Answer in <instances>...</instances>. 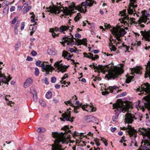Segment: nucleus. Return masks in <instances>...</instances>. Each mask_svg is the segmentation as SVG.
<instances>
[{"instance_id":"1","label":"nucleus","mask_w":150,"mask_h":150,"mask_svg":"<svg viewBox=\"0 0 150 150\" xmlns=\"http://www.w3.org/2000/svg\"><path fill=\"white\" fill-rule=\"evenodd\" d=\"M128 126L129 130L127 132L131 137L132 144H134L135 146L138 147L136 140L137 132H139V134L142 135L143 137L141 145L137 150H150V128L146 129L144 127L139 128L137 132L136 130H132L131 126L128 125Z\"/></svg>"},{"instance_id":"2","label":"nucleus","mask_w":150,"mask_h":150,"mask_svg":"<svg viewBox=\"0 0 150 150\" xmlns=\"http://www.w3.org/2000/svg\"><path fill=\"white\" fill-rule=\"evenodd\" d=\"M69 128L68 126L66 125L61 128L62 130H63L65 131L64 132H61L58 133L57 132H52V137L56 138L54 141L55 144L54 145H52V150H64V149L62 148V146L59 144L62 142V144H67V142L65 140L64 137V135L65 134H67L70 133L72 134L73 137L75 135H77L76 132L75 131L74 133H72L71 130H69Z\"/></svg>"},{"instance_id":"3","label":"nucleus","mask_w":150,"mask_h":150,"mask_svg":"<svg viewBox=\"0 0 150 150\" xmlns=\"http://www.w3.org/2000/svg\"><path fill=\"white\" fill-rule=\"evenodd\" d=\"M112 65V64L110 65V64H109L108 65H105L108 69V74L105 76L108 80L111 79H115V78L118 77L119 76L122 74L124 72L123 70L121 69L113 68Z\"/></svg>"},{"instance_id":"4","label":"nucleus","mask_w":150,"mask_h":150,"mask_svg":"<svg viewBox=\"0 0 150 150\" xmlns=\"http://www.w3.org/2000/svg\"><path fill=\"white\" fill-rule=\"evenodd\" d=\"M113 107L114 109H116L114 111L115 112V115L112 117V120L114 122L116 121V119H117L118 117L121 112H124L126 111L127 109L124 105L121 103H117L113 104Z\"/></svg>"},{"instance_id":"5","label":"nucleus","mask_w":150,"mask_h":150,"mask_svg":"<svg viewBox=\"0 0 150 150\" xmlns=\"http://www.w3.org/2000/svg\"><path fill=\"white\" fill-rule=\"evenodd\" d=\"M94 3L96 4V2L93 0H86V1L82 2L81 4V6H84L85 9L82 8V6H79L78 11L81 13H85L87 11L86 9L87 7L88 6L91 7L93 5Z\"/></svg>"},{"instance_id":"6","label":"nucleus","mask_w":150,"mask_h":150,"mask_svg":"<svg viewBox=\"0 0 150 150\" xmlns=\"http://www.w3.org/2000/svg\"><path fill=\"white\" fill-rule=\"evenodd\" d=\"M87 105H82L81 104L80 105H78L76 106H73L72 107L73 109H71V110H72L73 111H74V112L76 113H78L79 112V111H78L77 110L79 109L81 107L82 108L83 110L90 112H95L96 110V108L94 107L91 103V105L89 106V107L91 108L90 110H88L86 109H85V108H87Z\"/></svg>"},{"instance_id":"7","label":"nucleus","mask_w":150,"mask_h":150,"mask_svg":"<svg viewBox=\"0 0 150 150\" xmlns=\"http://www.w3.org/2000/svg\"><path fill=\"white\" fill-rule=\"evenodd\" d=\"M126 10H124L120 12L119 15H120L122 16V18L123 21L126 20L125 22L127 23V21L128 22H129V21H130V23L131 24L132 23L137 24V22L134 21L135 19V18H129L128 15L126 13Z\"/></svg>"},{"instance_id":"8","label":"nucleus","mask_w":150,"mask_h":150,"mask_svg":"<svg viewBox=\"0 0 150 150\" xmlns=\"http://www.w3.org/2000/svg\"><path fill=\"white\" fill-rule=\"evenodd\" d=\"M69 34L71 37L65 36L62 38L63 40H64V41L62 42L63 43H67V45L72 46V45L75 44V42L74 41V39L76 41V39L74 38L73 36L71 35V33H70Z\"/></svg>"},{"instance_id":"9","label":"nucleus","mask_w":150,"mask_h":150,"mask_svg":"<svg viewBox=\"0 0 150 150\" xmlns=\"http://www.w3.org/2000/svg\"><path fill=\"white\" fill-rule=\"evenodd\" d=\"M2 68V67H0V70ZM11 79L10 75H9L8 78H7L6 76L4 74H3L1 71H0V86L2 85L3 83L8 85L9 82Z\"/></svg>"},{"instance_id":"10","label":"nucleus","mask_w":150,"mask_h":150,"mask_svg":"<svg viewBox=\"0 0 150 150\" xmlns=\"http://www.w3.org/2000/svg\"><path fill=\"white\" fill-rule=\"evenodd\" d=\"M57 4H59L60 6H61V3H58V2L56 3ZM61 8H64L62 6L61 7L60 6H55L53 5V7L50 6L49 8L46 7V8L47 9H50V10L47 11L48 12H50L52 14L54 13L55 14H59L60 13V10Z\"/></svg>"},{"instance_id":"11","label":"nucleus","mask_w":150,"mask_h":150,"mask_svg":"<svg viewBox=\"0 0 150 150\" xmlns=\"http://www.w3.org/2000/svg\"><path fill=\"white\" fill-rule=\"evenodd\" d=\"M118 88L117 86H109L107 88H105L104 90H105V91H102V94L103 95H105L106 94H108L109 93V92L115 93L116 92H118V90L117 89Z\"/></svg>"},{"instance_id":"12","label":"nucleus","mask_w":150,"mask_h":150,"mask_svg":"<svg viewBox=\"0 0 150 150\" xmlns=\"http://www.w3.org/2000/svg\"><path fill=\"white\" fill-rule=\"evenodd\" d=\"M74 26H72V27H70L71 29L69 28L70 27L67 25H63L61 26L59 28L57 27H55L54 28H53L54 31L57 32L59 31L60 32L63 33L64 34V31H67L68 30H69V32H71L72 30L73 29Z\"/></svg>"},{"instance_id":"13","label":"nucleus","mask_w":150,"mask_h":150,"mask_svg":"<svg viewBox=\"0 0 150 150\" xmlns=\"http://www.w3.org/2000/svg\"><path fill=\"white\" fill-rule=\"evenodd\" d=\"M137 90L140 92L143 91L149 93L150 92V84L148 83L141 84V86L137 88Z\"/></svg>"},{"instance_id":"14","label":"nucleus","mask_w":150,"mask_h":150,"mask_svg":"<svg viewBox=\"0 0 150 150\" xmlns=\"http://www.w3.org/2000/svg\"><path fill=\"white\" fill-rule=\"evenodd\" d=\"M69 110H71V108H70L69 109H67V112L65 111L64 113L62 114V116L64 117V118L65 119L66 121L72 122L73 121V120L74 119V117H73L71 118V111H69Z\"/></svg>"},{"instance_id":"15","label":"nucleus","mask_w":150,"mask_h":150,"mask_svg":"<svg viewBox=\"0 0 150 150\" xmlns=\"http://www.w3.org/2000/svg\"><path fill=\"white\" fill-rule=\"evenodd\" d=\"M42 71L43 72L45 71V76H47L48 74H50V72H51V74H52V71L54 70V68L50 65L48 64L46 65V66L41 67Z\"/></svg>"},{"instance_id":"16","label":"nucleus","mask_w":150,"mask_h":150,"mask_svg":"<svg viewBox=\"0 0 150 150\" xmlns=\"http://www.w3.org/2000/svg\"><path fill=\"white\" fill-rule=\"evenodd\" d=\"M54 66L57 67V69L58 71V72L61 71L62 73L65 72L68 67L67 66L62 65V64H60V62H59L55 63Z\"/></svg>"},{"instance_id":"17","label":"nucleus","mask_w":150,"mask_h":150,"mask_svg":"<svg viewBox=\"0 0 150 150\" xmlns=\"http://www.w3.org/2000/svg\"><path fill=\"white\" fill-rule=\"evenodd\" d=\"M125 116V120L128 124L132 123L134 121V119H136L133 114L129 112H127Z\"/></svg>"},{"instance_id":"18","label":"nucleus","mask_w":150,"mask_h":150,"mask_svg":"<svg viewBox=\"0 0 150 150\" xmlns=\"http://www.w3.org/2000/svg\"><path fill=\"white\" fill-rule=\"evenodd\" d=\"M74 10H77L76 6L74 5H70L69 6V9L65 11V13L67 15H72L76 13Z\"/></svg>"},{"instance_id":"19","label":"nucleus","mask_w":150,"mask_h":150,"mask_svg":"<svg viewBox=\"0 0 150 150\" xmlns=\"http://www.w3.org/2000/svg\"><path fill=\"white\" fill-rule=\"evenodd\" d=\"M149 19V18L144 17H140L139 20H138V23L142 27H144L145 25L143 24H142V23H146V24H148L149 23H150L149 21L148 22V20Z\"/></svg>"},{"instance_id":"20","label":"nucleus","mask_w":150,"mask_h":150,"mask_svg":"<svg viewBox=\"0 0 150 150\" xmlns=\"http://www.w3.org/2000/svg\"><path fill=\"white\" fill-rule=\"evenodd\" d=\"M126 31L123 28H121L119 30L115 29L112 32L113 34H117L119 36H123L126 33Z\"/></svg>"},{"instance_id":"21","label":"nucleus","mask_w":150,"mask_h":150,"mask_svg":"<svg viewBox=\"0 0 150 150\" xmlns=\"http://www.w3.org/2000/svg\"><path fill=\"white\" fill-rule=\"evenodd\" d=\"M142 35L143 36L146 41L150 42V30L148 31H141Z\"/></svg>"},{"instance_id":"22","label":"nucleus","mask_w":150,"mask_h":150,"mask_svg":"<svg viewBox=\"0 0 150 150\" xmlns=\"http://www.w3.org/2000/svg\"><path fill=\"white\" fill-rule=\"evenodd\" d=\"M33 83V80L31 78H29L27 79L24 82V87L25 88L29 87L30 85L32 84Z\"/></svg>"},{"instance_id":"23","label":"nucleus","mask_w":150,"mask_h":150,"mask_svg":"<svg viewBox=\"0 0 150 150\" xmlns=\"http://www.w3.org/2000/svg\"><path fill=\"white\" fill-rule=\"evenodd\" d=\"M141 68L138 67L132 69L131 70L132 72V74L134 75V73H135L137 74H141L142 73L141 71Z\"/></svg>"},{"instance_id":"24","label":"nucleus","mask_w":150,"mask_h":150,"mask_svg":"<svg viewBox=\"0 0 150 150\" xmlns=\"http://www.w3.org/2000/svg\"><path fill=\"white\" fill-rule=\"evenodd\" d=\"M96 118L92 116H88L86 117L85 120L87 122H92V120Z\"/></svg>"},{"instance_id":"25","label":"nucleus","mask_w":150,"mask_h":150,"mask_svg":"<svg viewBox=\"0 0 150 150\" xmlns=\"http://www.w3.org/2000/svg\"><path fill=\"white\" fill-rule=\"evenodd\" d=\"M143 99L144 101L143 103L145 105H148L150 102V99L147 96H145L144 97Z\"/></svg>"},{"instance_id":"26","label":"nucleus","mask_w":150,"mask_h":150,"mask_svg":"<svg viewBox=\"0 0 150 150\" xmlns=\"http://www.w3.org/2000/svg\"><path fill=\"white\" fill-rule=\"evenodd\" d=\"M93 66V68H94L95 69H96L97 70H101L102 69L103 67L102 65H98V67L95 66L94 64L93 65H90V67H92Z\"/></svg>"},{"instance_id":"27","label":"nucleus","mask_w":150,"mask_h":150,"mask_svg":"<svg viewBox=\"0 0 150 150\" xmlns=\"http://www.w3.org/2000/svg\"><path fill=\"white\" fill-rule=\"evenodd\" d=\"M122 46H118V47L119 49L122 48H122L123 49L126 50L127 51L129 50V47L127 46L126 45H124V43H123L122 44Z\"/></svg>"},{"instance_id":"28","label":"nucleus","mask_w":150,"mask_h":150,"mask_svg":"<svg viewBox=\"0 0 150 150\" xmlns=\"http://www.w3.org/2000/svg\"><path fill=\"white\" fill-rule=\"evenodd\" d=\"M134 76H129L127 77L126 80V82L127 83H130L131 80L133 78Z\"/></svg>"},{"instance_id":"29","label":"nucleus","mask_w":150,"mask_h":150,"mask_svg":"<svg viewBox=\"0 0 150 150\" xmlns=\"http://www.w3.org/2000/svg\"><path fill=\"white\" fill-rule=\"evenodd\" d=\"M87 40L86 38H85L81 40H80L79 43V45L81 44H83L85 45V44H87Z\"/></svg>"},{"instance_id":"30","label":"nucleus","mask_w":150,"mask_h":150,"mask_svg":"<svg viewBox=\"0 0 150 150\" xmlns=\"http://www.w3.org/2000/svg\"><path fill=\"white\" fill-rule=\"evenodd\" d=\"M34 93H33L32 94L34 101L35 102H36L37 101V93L34 90Z\"/></svg>"},{"instance_id":"31","label":"nucleus","mask_w":150,"mask_h":150,"mask_svg":"<svg viewBox=\"0 0 150 150\" xmlns=\"http://www.w3.org/2000/svg\"><path fill=\"white\" fill-rule=\"evenodd\" d=\"M88 54H89V55H88L86 52H84L83 53V54L84 56V57H86L88 58L91 59V56H92L93 54L91 53H89Z\"/></svg>"},{"instance_id":"32","label":"nucleus","mask_w":150,"mask_h":150,"mask_svg":"<svg viewBox=\"0 0 150 150\" xmlns=\"http://www.w3.org/2000/svg\"><path fill=\"white\" fill-rule=\"evenodd\" d=\"M50 32L52 33V35L53 38H54L56 36H58L59 35V34H56L54 32L53 29L52 28L50 29Z\"/></svg>"},{"instance_id":"33","label":"nucleus","mask_w":150,"mask_h":150,"mask_svg":"<svg viewBox=\"0 0 150 150\" xmlns=\"http://www.w3.org/2000/svg\"><path fill=\"white\" fill-rule=\"evenodd\" d=\"M52 96V93L51 91H48L45 95L47 99L50 98Z\"/></svg>"},{"instance_id":"34","label":"nucleus","mask_w":150,"mask_h":150,"mask_svg":"<svg viewBox=\"0 0 150 150\" xmlns=\"http://www.w3.org/2000/svg\"><path fill=\"white\" fill-rule=\"evenodd\" d=\"M69 54V53L68 52L64 50L62 52V56L64 58H66V57H67Z\"/></svg>"},{"instance_id":"35","label":"nucleus","mask_w":150,"mask_h":150,"mask_svg":"<svg viewBox=\"0 0 150 150\" xmlns=\"http://www.w3.org/2000/svg\"><path fill=\"white\" fill-rule=\"evenodd\" d=\"M142 13L145 16H143V17H146L147 18V17H150V14L149 13H147L146 11V10H144V11H142Z\"/></svg>"},{"instance_id":"36","label":"nucleus","mask_w":150,"mask_h":150,"mask_svg":"<svg viewBox=\"0 0 150 150\" xmlns=\"http://www.w3.org/2000/svg\"><path fill=\"white\" fill-rule=\"evenodd\" d=\"M45 129L43 127L38 128L37 129V132L39 133L43 132L45 131Z\"/></svg>"},{"instance_id":"37","label":"nucleus","mask_w":150,"mask_h":150,"mask_svg":"<svg viewBox=\"0 0 150 150\" xmlns=\"http://www.w3.org/2000/svg\"><path fill=\"white\" fill-rule=\"evenodd\" d=\"M32 7L30 6H29L23 10V13L24 14L26 13L29 10H30Z\"/></svg>"},{"instance_id":"38","label":"nucleus","mask_w":150,"mask_h":150,"mask_svg":"<svg viewBox=\"0 0 150 150\" xmlns=\"http://www.w3.org/2000/svg\"><path fill=\"white\" fill-rule=\"evenodd\" d=\"M48 54L50 55H54L55 54V52L51 49H48L47 50Z\"/></svg>"},{"instance_id":"39","label":"nucleus","mask_w":150,"mask_h":150,"mask_svg":"<svg viewBox=\"0 0 150 150\" xmlns=\"http://www.w3.org/2000/svg\"><path fill=\"white\" fill-rule=\"evenodd\" d=\"M35 75L36 76H38L39 75V69L37 67H36L35 68Z\"/></svg>"},{"instance_id":"40","label":"nucleus","mask_w":150,"mask_h":150,"mask_svg":"<svg viewBox=\"0 0 150 150\" xmlns=\"http://www.w3.org/2000/svg\"><path fill=\"white\" fill-rule=\"evenodd\" d=\"M21 43L19 42H17L16 44L15 47V50H17L20 45Z\"/></svg>"},{"instance_id":"41","label":"nucleus","mask_w":150,"mask_h":150,"mask_svg":"<svg viewBox=\"0 0 150 150\" xmlns=\"http://www.w3.org/2000/svg\"><path fill=\"white\" fill-rule=\"evenodd\" d=\"M81 16V13H78L77 14V16L74 18V20L75 21H76L78 20H79L80 18L79 16Z\"/></svg>"},{"instance_id":"42","label":"nucleus","mask_w":150,"mask_h":150,"mask_svg":"<svg viewBox=\"0 0 150 150\" xmlns=\"http://www.w3.org/2000/svg\"><path fill=\"white\" fill-rule=\"evenodd\" d=\"M128 13L129 15L132 14L133 13V11L132 9H131L130 8H129L127 9Z\"/></svg>"},{"instance_id":"43","label":"nucleus","mask_w":150,"mask_h":150,"mask_svg":"<svg viewBox=\"0 0 150 150\" xmlns=\"http://www.w3.org/2000/svg\"><path fill=\"white\" fill-rule=\"evenodd\" d=\"M99 58V56L97 55H95L94 57H93V54L92 56H91V59L92 60H95L96 59H98Z\"/></svg>"},{"instance_id":"44","label":"nucleus","mask_w":150,"mask_h":150,"mask_svg":"<svg viewBox=\"0 0 150 150\" xmlns=\"http://www.w3.org/2000/svg\"><path fill=\"white\" fill-rule=\"evenodd\" d=\"M9 8L8 7H5L4 8L3 11V13H7L8 11Z\"/></svg>"},{"instance_id":"45","label":"nucleus","mask_w":150,"mask_h":150,"mask_svg":"<svg viewBox=\"0 0 150 150\" xmlns=\"http://www.w3.org/2000/svg\"><path fill=\"white\" fill-rule=\"evenodd\" d=\"M40 103L41 105L43 107L45 106L46 105V104L45 102L42 100H40Z\"/></svg>"},{"instance_id":"46","label":"nucleus","mask_w":150,"mask_h":150,"mask_svg":"<svg viewBox=\"0 0 150 150\" xmlns=\"http://www.w3.org/2000/svg\"><path fill=\"white\" fill-rule=\"evenodd\" d=\"M66 49L67 50L71 52H76V51L74 50V49L72 48L67 47V48Z\"/></svg>"},{"instance_id":"47","label":"nucleus","mask_w":150,"mask_h":150,"mask_svg":"<svg viewBox=\"0 0 150 150\" xmlns=\"http://www.w3.org/2000/svg\"><path fill=\"white\" fill-rule=\"evenodd\" d=\"M42 81L44 83L48 85L49 84V82L48 81V79L47 78V77H45V79H43L42 80Z\"/></svg>"},{"instance_id":"48","label":"nucleus","mask_w":150,"mask_h":150,"mask_svg":"<svg viewBox=\"0 0 150 150\" xmlns=\"http://www.w3.org/2000/svg\"><path fill=\"white\" fill-rule=\"evenodd\" d=\"M68 74H65L64 75V76L62 78V80L61 81H60V82L62 83V81L64 79H65L67 78L68 77Z\"/></svg>"},{"instance_id":"49","label":"nucleus","mask_w":150,"mask_h":150,"mask_svg":"<svg viewBox=\"0 0 150 150\" xmlns=\"http://www.w3.org/2000/svg\"><path fill=\"white\" fill-rule=\"evenodd\" d=\"M113 35H115V37H116V38L117 40L119 41L122 42L121 40L120 39V38L121 36H119L117 34H113Z\"/></svg>"},{"instance_id":"50","label":"nucleus","mask_w":150,"mask_h":150,"mask_svg":"<svg viewBox=\"0 0 150 150\" xmlns=\"http://www.w3.org/2000/svg\"><path fill=\"white\" fill-rule=\"evenodd\" d=\"M101 140L103 141V142L104 143L105 145L107 146L108 145V143L107 142V141L104 138H101Z\"/></svg>"},{"instance_id":"51","label":"nucleus","mask_w":150,"mask_h":150,"mask_svg":"<svg viewBox=\"0 0 150 150\" xmlns=\"http://www.w3.org/2000/svg\"><path fill=\"white\" fill-rule=\"evenodd\" d=\"M18 18V17H16L14 18L13 20L11 21V23L12 24H14Z\"/></svg>"},{"instance_id":"52","label":"nucleus","mask_w":150,"mask_h":150,"mask_svg":"<svg viewBox=\"0 0 150 150\" xmlns=\"http://www.w3.org/2000/svg\"><path fill=\"white\" fill-rule=\"evenodd\" d=\"M9 2L8 1H4L2 4L3 5H6L8 6L9 4Z\"/></svg>"},{"instance_id":"53","label":"nucleus","mask_w":150,"mask_h":150,"mask_svg":"<svg viewBox=\"0 0 150 150\" xmlns=\"http://www.w3.org/2000/svg\"><path fill=\"white\" fill-rule=\"evenodd\" d=\"M41 63V61L40 60H38L36 61L35 62V64L38 67H40V64Z\"/></svg>"},{"instance_id":"54","label":"nucleus","mask_w":150,"mask_h":150,"mask_svg":"<svg viewBox=\"0 0 150 150\" xmlns=\"http://www.w3.org/2000/svg\"><path fill=\"white\" fill-rule=\"evenodd\" d=\"M31 54L33 56H35L37 55V53L35 51H32L31 52Z\"/></svg>"},{"instance_id":"55","label":"nucleus","mask_w":150,"mask_h":150,"mask_svg":"<svg viewBox=\"0 0 150 150\" xmlns=\"http://www.w3.org/2000/svg\"><path fill=\"white\" fill-rule=\"evenodd\" d=\"M56 80V78L54 77H52L51 78V82L52 83H54Z\"/></svg>"},{"instance_id":"56","label":"nucleus","mask_w":150,"mask_h":150,"mask_svg":"<svg viewBox=\"0 0 150 150\" xmlns=\"http://www.w3.org/2000/svg\"><path fill=\"white\" fill-rule=\"evenodd\" d=\"M25 22H22L21 23V30H23L24 26H25Z\"/></svg>"},{"instance_id":"57","label":"nucleus","mask_w":150,"mask_h":150,"mask_svg":"<svg viewBox=\"0 0 150 150\" xmlns=\"http://www.w3.org/2000/svg\"><path fill=\"white\" fill-rule=\"evenodd\" d=\"M33 60V58L29 56H28L26 58V60L28 61H31Z\"/></svg>"},{"instance_id":"58","label":"nucleus","mask_w":150,"mask_h":150,"mask_svg":"<svg viewBox=\"0 0 150 150\" xmlns=\"http://www.w3.org/2000/svg\"><path fill=\"white\" fill-rule=\"evenodd\" d=\"M105 26L107 29H110L111 28V26L109 24H107V23L105 24Z\"/></svg>"},{"instance_id":"59","label":"nucleus","mask_w":150,"mask_h":150,"mask_svg":"<svg viewBox=\"0 0 150 150\" xmlns=\"http://www.w3.org/2000/svg\"><path fill=\"white\" fill-rule=\"evenodd\" d=\"M75 37L76 38H81V35L79 33H76L75 35Z\"/></svg>"},{"instance_id":"60","label":"nucleus","mask_w":150,"mask_h":150,"mask_svg":"<svg viewBox=\"0 0 150 150\" xmlns=\"http://www.w3.org/2000/svg\"><path fill=\"white\" fill-rule=\"evenodd\" d=\"M137 0H129L130 4L137 3Z\"/></svg>"},{"instance_id":"61","label":"nucleus","mask_w":150,"mask_h":150,"mask_svg":"<svg viewBox=\"0 0 150 150\" xmlns=\"http://www.w3.org/2000/svg\"><path fill=\"white\" fill-rule=\"evenodd\" d=\"M110 130L112 132H114L115 131H116L117 130V128L116 127H111L110 128Z\"/></svg>"},{"instance_id":"62","label":"nucleus","mask_w":150,"mask_h":150,"mask_svg":"<svg viewBox=\"0 0 150 150\" xmlns=\"http://www.w3.org/2000/svg\"><path fill=\"white\" fill-rule=\"evenodd\" d=\"M72 57V55L70 54V53H69V55H68V56L67 57H66V59H67L68 60H69L71 59V58Z\"/></svg>"},{"instance_id":"63","label":"nucleus","mask_w":150,"mask_h":150,"mask_svg":"<svg viewBox=\"0 0 150 150\" xmlns=\"http://www.w3.org/2000/svg\"><path fill=\"white\" fill-rule=\"evenodd\" d=\"M15 7L14 6H12L10 9V11L11 12H12L15 10Z\"/></svg>"},{"instance_id":"64","label":"nucleus","mask_w":150,"mask_h":150,"mask_svg":"<svg viewBox=\"0 0 150 150\" xmlns=\"http://www.w3.org/2000/svg\"><path fill=\"white\" fill-rule=\"evenodd\" d=\"M89 150H100V148L98 147L97 148L93 147L89 149Z\"/></svg>"}]
</instances>
